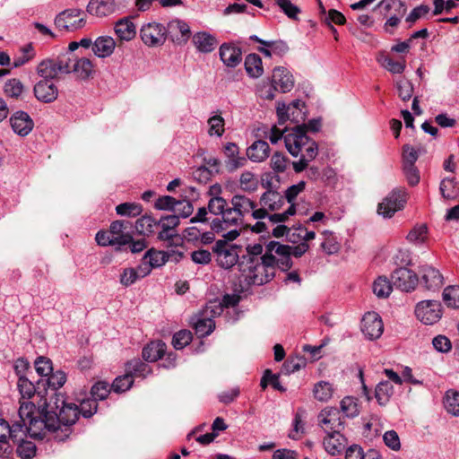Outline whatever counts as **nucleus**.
I'll return each instance as SVG.
<instances>
[{
    "label": "nucleus",
    "mask_w": 459,
    "mask_h": 459,
    "mask_svg": "<svg viewBox=\"0 0 459 459\" xmlns=\"http://www.w3.org/2000/svg\"><path fill=\"white\" fill-rule=\"evenodd\" d=\"M115 32L122 40H130L135 34V26L128 19H121L115 25Z\"/></svg>",
    "instance_id": "nucleus-40"
},
{
    "label": "nucleus",
    "mask_w": 459,
    "mask_h": 459,
    "mask_svg": "<svg viewBox=\"0 0 459 459\" xmlns=\"http://www.w3.org/2000/svg\"><path fill=\"white\" fill-rule=\"evenodd\" d=\"M427 226L420 224L415 226L407 235V240L411 243H422L427 238Z\"/></svg>",
    "instance_id": "nucleus-63"
},
{
    "label": "nucleus",
    "mask_w": 459,
    "mask_h": 459,
    "mask_svg": "<svg viewBox=\"0 0 459 459\" xmlns=\"http://www.w3.org/2000/svg\"><path fill=\"white\" fill-rule=\"evenodd\" d=\"M116 9L115 0H91L87 5V12L97 17L110 15Z\"/></svg>",
    "instance_id": "nucleus-28"
},
{
    "label": "nucleus",
    "mask_w": 459,
    "mask_h": 459,
    "mask_svg": "<svg viewBox=\"0 0 459 459\" xmlns=\"http://www.w3.org/2000/svg\"><path fill=\"white\" fill-rule=\"evenodd\" d=\"M37 413L38 415L30 419L24 427L26 437L29 435L30 437L42 439L47 432H55L58 429L56 411H54L51 403L45 401L43 404H39Z\"/></svg>",
    "instance_id": "nucleus-3"
},
{
    "label": "nucleus",
    "mask_w": 459,
    "mask_h": 459,
    "mask_svg": "<svg viewBox=\"0 0 459 459\" xmlns=\"http://www.w3.org/2000/svg\"><path fill=\"white\" fill-rule=\"evenodd\" d=\"M166 28V39L169 37L177 45H184L191 37L189 25L179 19L171 20Z\"/></svg>",
    "instance_id": "nucleus-16"
},
{
    "label": "nucleus",
    "mask_w": 459,
    "mask_h": 459,
    "mask_svg": "<svg viewBox=\"0 0 459 459\" xmlns=\"http://www.w3.org/2000/svg\"><path fill=\"white\" fill-rule=\"evenodd\" d=\"M158 227V221L152 218L151 215H143L135 221L136 231L143 236H149L152 234L155 228Z\"/></svg>",
    "instance_id": "nucleus-41"
},
{
    "label": "nucleus",
    "mask_w": 459,
    "mask_h": 459,
    "mask_svg": "<svg viewBox=\"0 0 459 459\" xmlns=\"http://www.w3.org/2000/svg\"><path fill=\"white\" fill-rule=\"evenodd\" d=\"M318 422L325 433L342 431L344 420L341 411L335 407H326L318 414Z\"/></svg>",
    "instance_id": "nucleus-14"
},
{
    "label": "nucleus",
    "mask_w": 459,
    "mask_h": 459,
    "mask_svg": "<svg viewBox=\"0 0 459 459\" xmlns=\"http://www.w3.org/2000/svg\"><path fill=\"white\" fill-rule=\"evenodd\" d=\"M270 154L269 144L264 140L254 142L247 149V156L253 162H263Z\"/></svg>",
    "instance_id": "nucleus-31"
},
{
    "label": "nucleus",
    "mask_w": 459,
    "mask_h": 459,
    "mask_svg": "<svg viewBox=\"0 0 459 459\" xmlns=\"http://www.w3.org/2000/svg\"><path fill=\"white\" fill-rule=\"evenodd\" d=\"M443 300L451 308H459V286L451 285L445 288Z\"/></svg>",
    "instance_id": "nucleus-49"
},
{
    "label": "nucleus",
    "mask_w": 459,
    "mask_h": 459,
    "mask_svg": "<svg viewBox=\"0 0 459 459\" xmlns=\"http://www.w3.org/2000/svg\"><path fill=\"white\" fill-rule=\"evenodd\" d=\"M341 413L345 417L354 418L359 414L358 404L354 398L347 396L341 401Z\"/></svg>",
    "instance_id": "nucleus-55"
},
{
    "label": "nucleus",
    "mask_w": 459,
    "mask_h": 459,
    "mask_svg": "<svg viewBox=\"0 0 459 459\" xmlns=\"http://www.w3.org/2000/svg\"><path fill=\"white\" fill-rule=\"evenodd\" d=\"M150 273V268L146 267L145 272L139 273L134 268H126L120 276V283L126 287L132 285L138 279L143 278Z\"/></svg>",
    "instance_id": "nucleus-44"
},
{
    "label": "nucleus",
    "mask_w": 459,
    "mask_h": 459,
    "mask_svg": "<svg viewBox=\"0 0 459 459\" xmlns=\"http://www.w3.org/2000/svg\"><path fill=\"white\" fill-rule=\"evenodd\" d=\"M290 163L289 158L279 152H274L270 160V167L276 174L284 173Z\"/></svg>",
    "instance_id": "nucleus-47"
},
{
    "label": "nucleus",
    "mask_w": 459,
    "mask_h": 459,
    "mask_svg": "<svg viewBox=\"0 0 459 459\" xmlns=\"http://www.w3.org/2000/svg\"><path fill=\"white\" fill-rule=\"evenodd\" d=\"M193 42L196 48L203 53L212 52L218 44L215 37L207 32H198L194 35Z\"/></svg>",
    "instance_id": "nucleus-34"
},
{
    "label": "nucleus",
    "mask_w": 459,
    "mask_h": 459,
    "mask_svg": "<svg viewBox=\"0 0 459 459\" xmlns=\"http://www.w3.org/2000/svg\"><path fill=\"white\" fill-rule=\"evenodd\" d=\"M221 218L222 222L225 223L226 226H238L243 224V218L237 212L232 205L225 209Z\"/></svg>",
    "instance_id": "nucleus-56"
},
{
    "label": "nucleus",
    "mask_w": 459,
    "mask_h": 459,
    "mask_svg": "<svg viewBox=\"0 0 459 459\" xmlns=\"http://www.w3.org/2000/svg\"><path fill=\"white\" fill-rule=\"evenodd\" d=\"M133 378L127 373L115 378L112 383V390L116 393H123L128 390L133 385Z\"/></svg>",
    "instance_id": "nucleus-58"
},
{
    "label": "nucleus",
    "mask_w": 459,
    "mask_h": 459,
    "mask_svg": "<svg viewBox=\"0 0 459 459\" xmlns=\"http://www.w3.org/2000/svg\"><path fill=\"white\" fill-rule=\"evenodd\" d=\"M13 132L21 136L28 135L33 129L34 122L27 112L19 110L10 117Z\"/></svg>",
    "instance_id": "nucleus-22"
},
{
    "label": "nucleus",
    "mask_w": 459,
    "mask_h": 459,
    "mask_svg": "<svg viewBox=\"0 0 459 459\" xmlns=\"http://www.w3.org/2000/svg\"><path fill=\"white\" fill-rule=\"evenodd\" d=\"M296 213V205L290 204L288 209L284 212H274L272 214H269V212H267V216L265 218L268 219L269 222L272 224L276 223H281L286 221L290 216H292Z\"/></svg>",
    "instance_id": "nucleus-61"
},
{
    "label": "nucleus",
    "mask_w": 459,
    "mask_h": 459,
    "mask_svg": "<svg viewBox=\"0 0 459 459\" xmlns=\"http://www.w3.org/2000/svg\"><path fill=\"white\" fill-rule=\"evenodd\" d=\"M323 446L327 454L330 455H340L347 446V438L341 431H332L326 433L323 439Z\"/></svg>",
    "instance_id": "nucleus-23"
},
{
    "label": "nucleus",
    "mask_w": 459,
    "mask_h": 459,
    "mask_svg": "<svg viewBox=\"0 0 459 459\" xmlns=\"http://www.w3.org/2000/svg\"><path fill=\"white\" fill-rule=\"evenodd\" d=\"M207 124L209 126L208 134L210 136L216 135L218 137H221L224 134L225 121L221 116L214 115L208 119Z\"/></svg>",
    "instance_id": "nucleus-52"
},
{
    "label": "nucleus",
    "mask_w": 459,
    "mask_h": 459,
    "mask_svg": "<svg viewBox=\"0 0 459 459\" xmlns=\"http://www.w3.org/2000/svg\"><path fill=\"white\" fill-rule=\"evenodd\" d=\"M265 247L261 244L248 245L247 247V255L240 257L239 262H249L248 259L261 260L260 258L264 254Z\"/></svg>",
    "instance_id": "nucleus-60"
},
{
    "label": "nucleus",
    "mask_w": 459,
    "mask_h": 459,
    "mask_svg": "<svg viewBox=\"0 0 459 459\" xmlns=\"http://www.w3.org/2000/svg\"><path fill=\"white\" fill-rule=\"evenodd\" d=\"M419 282L417 274L408 268H398L392 273V284L403 291H411Z\"/></svg>",
    "instance_id": "nucleus-17"
},
{
    "label": "nucleus",
    "mask_w": 459,
    "mask_h": 459,
    "mask_svg": "<svg viewBox=\"0 0 459 459\" xmlns=\"http://www.w3.org/2000/svg\"><path fill=\"white\" fill-rule=\"evenodd\" d=\"M393 393V385L389 381H382L376 387L375 397L380 405H385L388 403Z\"/></svg>",
    "instance_id": "nucleus-43"
},
{
    "label": "nucleus",
    "mask_w": 459,
    "mask_h": 459,
    "mask_svg": "<svg viewBox=\"0 0 459 459\" xmlns=\"http://www.w3.org/2000/svg\"><path fill=\"white\" fill-rule=\"evenodd\" d=\"M35 404L29 401H20V408L18 411L19 420H15L14 422H19L25 425L30 421V419L34 418L35 413Z\"/></svg>",
    "instance_id": "nucleus-46"
},
{
    "label": "nucleus",
    "mask_w": 459,
    "mask_h": 459,
    "mask_svg": "<svg viewBox=\"0 0 459 459\" xmlns=\"http://www.w3.org/2000/svg\"><path fill=\"white\" fill-rule=\"evenodd\" d=\"M56 411L57 429L60 424L69 426L76 422L79 417V408L74 403H66L65 396L62 394H54V397L50 402Z\"/></svg>",
    "instance_id": "nucleus-6"
},
{
    "label": "nucleus",
    "mask_w": 459,
    "mask_h": 459,
    "mask_svg": "<svg viewBox=\"0 0 459 459\" xmlns=\"http://www.w3.org/2000/svg\"><path fill=\"white\" fill-rule=\"evenodd\" d=\"M126 367V373L129 374L132 378L133 377L144 378L152 372L150 366L139 359H134L128 361Z\"/></svg>",
    "instance_id": "nucleus-39"
},
{
    "label": "nucleus",
    "mask_w": 459,
    "mask_h": 459,
    "mask_svg": "<svg viewBox=\"0 0 459 459\" xmlns=\"http://www.w3.org/2000/svg\"><path fill=\"white\" fill-rule=\"evenodd\" d=\"M378 6H384L386 10L394 9L396 14L391 16L385 22V26L396 27L401 18L406 13V6L401 0H382Z\"/></svg>",
    "instance_id": "nucleus-29"
},
{
    "label": "nucleus",
    "mask_w": 459,
    "mask_h": 459,
    "mask_svg": "<svg viewBox=\"0 0 459 459\" xmlns=\"http://www.w3.org/2000/svg\"><path fill=\"white\" fill-rule=\"evenodd\" d=\"M322 234L324 236V240L321 243L323 250L328 255L336 254L341 247L336 237L328 230L324 231Z\"/></svg>",
    "instance_id": "nucleus-48"
},
{
    "label": "nucleus",
    "mask_w": 459,
    "mask_h": 459,
    "mask_svg": "<svg viewBox=\"0 0 459 459\" xmlns=\"http://www.w3.org/2000/svg\"><path fill=\"white\" fill-rule=\"evenodd\" d=\"M141 204L135 203H123L116 207V212L120 216L136 217L141 214Z\"/></svg>",
    "instance_id": "nucleus-53"
},
{
    "label": "nucleus",
    "mask_w": 459,
    "mask_h": 459,
    "mask_svg": "<svg viewBox=\"0 0 459 459\" xmlns=\"http://www.w3.org/2000/svg\"><path fill=\"white\" fill-rule=\"evenodd\" d=\"M230 204L243 219L248 214L254 220H264L267 216L264 209H258L257 204L244 195H233Z\"/></svg>",
    "instance_id": "nucleus-10"
},
{
    "label": "nucleus",
    "mask_w": 459,
    "mask_h": 459,
    "mask_svg": "<svg viewBox=\"0 0 459 459\" xmlns=\"http://www.w3.org/2000/svg\"><path fill=\"white\" fill-rule=\"evenodd\" d=\"M179 224L178 215H168L163 216L158 221V226L161 228L159 232L158 238L162 241H167L168 246H172L174 240H179L178 234L175 231V228Z\"/></svg>",
    "instance_id": "nucleus-19"
},
{
    "label": "nucleus",
    "mask_w": 459,
    "mask_h": 459,
    "mask_svg": "<svg viewBox=\"0 0 459 459\" xmlns=\"http://www.w3.org/2000/svg\"><path fill=\"white\" fill-rule=\"evenodd\" d=\"M23 91V85L18 79H11L4 85V92L12 98H18Z\"/></svg>",
    "instance_id": "nucleus-64"
},
{
    "label": "nucleus",
    "mask_w": 459,
    "mask_h": 459,
    "mask_svg": "<svg viewBox=\"0 0 459 459\" xmlns=\"http://www.w3.org/2000/svg\"><path fill=\"white\" fill-rule=\"evenodd\" d=\"M444 406L448 413L453 416H459V392L450 389L446 392Z\"/></svg>",
    "instance_id": "nucleus-42"
},
{
    "label": "nucleus",
    "mask_w": 459,
    "mask_h": 459,
    "mask_svg": "<svg viewBox=\"0 0 459 459\" xmlns=\"http://www.w3.org/2000/svg\"><path fill=\"white\" fill-rule=\"evenodd\" d=\"M116 47L113 38L102 36L96 39L92 45V51L98 57L105 58L112 55Z\"/></svg>",
    "instance_id": "nucleus-32"
},
{
    "label": "nucleus",
    "mask_w": 459,
    "mask_h": 459,
    "mask_svg": "<svg viewBox=\"0 0 459 459\" xmlns=\"http://www.w3.org/2000/svg\"><path fill=\"white\" fill-rule=\"evenodd\" d=\"M222 312V306L221 303L210 302L206 305L204 310L192 318V325L195 330L196 334L200 337H204L212 333L215 327L213 317L220 316Z\"/></svg>",
    "instance_id": "nucleus-4"
},
{
    "label": "nucleus",
    "mask_w": 459,
    "mask_h": 459,
    "mask_svg": "<svg viewBox=\"0 0 459 459\" xmlns=\"http://www.w3.org/2000/svg\"><path fill=\"white\" fill-rule=\"evenodd\" d=\"M442 305L437 300H422L415 307V316L425 325H433L442 317Z\"/></svg>",
    "instance_id": "nucleus-11"
},
{
    "label": "nucleus",
    "mask_w": 459,
    "mask_h": 459,
    "mask_svg": "<svg viewBox=\"0 0 459 459\" xmlns=\"http://www.w3.org/2000/svg\"><path fill=\"white\" fill-rule=\"evenodd\" d=\"M284 143L288 152L294 157H297L302 148L306 147L305 153L301 155L299 160L292 162L296 173L305 170L309 162L315 160L318 154L317 143L315 141H310L301 126H295L291 132L286 134Z\"/></svg>",
    "instance_id": "nucleus-1"
},
{
    "label": "nucleus",
    "mask_w": 459,
    "mask_h": 459,
    "mask_svg": "<svg viewBox=\"0 0 459 459\" xmlns=\"http://www.w3.org/2000/svg\"><path fill=\"white\" fill-rule=\"evenodd\" d=\"M74 73L76 76L82 80H87L92 76L94 73V65L87 57H81L75 60L71 65V73Z\"/></svg>",
    "instance_id": "nucleus-35"
},
{
    "label": "nucleus",
    "mask_w": 459,
    "mask_h": 459,
    "mask_svg": "<svg viewBox=\"0 0 459 459\" xmlns=\"http://www.w3.org/2000/svg\"><path fill=\"white\" fill-rule=\"evenodd\" d=\"M406 193L403 189L393 190L378 204L377 212L385 218H391L397 211L403 208L406 203Z\"/></svg>",
    "instance_id": "nucleus-12"
},
{
    "label": "nucleus",
    "mask_w": 459,
    "mask_h": 459,
    "mask_svg": "<svg viewBox=\"0 0 459 459\" xmlns=\"http://www.w3.org/2000/svg\"><path fill=\"white\" fill-rule=\"evenodd\" d=\"M140 36L148 47L162 46L166 41V28L161 23L149 22L142 26Z\"/></svg>",
    "instance_id": "nucleus-13"
},
{
    "label": "nucleus",
    "mask_w": 459,
    "mask_h": 459,
    "mask_svg": "<svg viewBox=\"0 0 459 459\" xmlns=\"http://www.w3.org/2000/svg\"><path fill=\"white\" fill-rule=\"evenodd\" d=\"M272 83L275 90H279L281 92H289L294 86V79L289 70L278 66L273 71Z\"/></svg>",
    "instance_id": "nucleus-24"
},
{
    "label": "nucleus",
    "mask_w": 459,
    "mask_h": 459,
    "mask_svg": "<svg viewBox=\"0 0 459 459\" xmlns=\"http://www.w3.org/2000/svg\"><path fill=\"white\" fill-rule=\"evenodd\" d=\"M216 257L217 264L224 269H230L239 263L238 247L235 245L229 244L225 240H218L212 247Z\"/></svg>",
    "instance_id": "nucleus-9"
},
{
    "label": "nucleus",
    "mask_w": 459,
    "mask_h": 459,
    "mask_svg": "<svg viewBox=\"0 0 459 459\" xmlns=\"http://www.w3.org/2000/svg\"><path fill=\"white\" fill-rule=\"evenodd\" d=\"M276 4L290 19L298 20L300 9L293 4L290 0H276Z\"/></svg>",
    "instance_id": "nucleus-62"
},
{
    "label": "nucleus",
    "mask_w": 459,
    "mask_h": 459,
    "mask_svg": "<svg viewBox=\"0 0 459 459\" xmlns=\"http://www.w3.org/2000/svg\"><path fill=\"white\" fill-rule=\"evenodd\" d=\"M245 69L250 77H260L264 72L261 57L256 54L247 55L245 59Z\"/></svg>",
    "instance_id": "nucleus-36"
},
{
    "label": "nucleus",
    "mask_w": 459,
    "mask_h": 459,
    "mask_svg": "<svg viewBox=\"0 0 459 459\" xmlns=\"http://www.w3.org/2000/svg\"><path fill=\"white\" fill-rule=\"evenodd\" d=\"M260 259L249 258V262L238 263V269L248 284L263 285L275 276L276 270L273 258L264 254Z\"/></svg>",
    "instance_id": "nucleus-2"
},
{
    "label": "nucleus",
    "mask_w": 459,
    "mask_h": 459,
    "mask_svg": "<svg viewBox=\"0 0 459 459\" xmlns=\"http://www.w3.org/2000/svg\"><path fill=\"white\" fill-rule=\"evenodd\" d=\"M393 290V284L386 277L380 276L373 283V292L378 298H387Z\"/></svg>",
    "instance_id": "nucleus-50"
},
{
    "label": "nucleus",
    "mask_w": 459,
    "mask_h": 459,
    "mask_svg": "<svg viewBox=\"0 0 459 459\" xmlns=\"http://www.w3.org/2000/svg\"><path fill=\"white\" fill-rule=\"evenodd\" d=\"M260 207L258 209H264L266 212H276L281 210L284 203V196L276 190H266L259 198Z\"/></svg>",
    "instance_id": "nucleus-25"
},
{
    "label": "nucleus",
    "mask_w": 459,
    "mask_h": 459,
    "mask_svg": "<svg viewBox=\"0 0 459 459\" xmlns=\"http://www.w3.org/2000/svg\"><path fill=\"white\" fill-rule=\"evenodd\" d=\"M110 390L108 383L99 381L91 387V394L95 401L104 400L108 397Z\"/></svg>",
    "instance_id": "nucleus-59"
},
{
    "label": "nucleus",
    "mask_w": 459,
    "mask_h": 459,
    "mask_svg": "<svg viewBox=\"0 0 459 459\" xmlns=\"http://www.w3.org/2000/svg\"><path fill=\"white\" fill-rule=\"evenodd\" d=\"M264 254L273 260V266L287 271L292 266L291 247L277 241H270L265 245Z\"/></svg>",
    "instance_id": "nucleus-8"
},
{
    "label": "nucleus",
    "mask_w": 459,
    "mask_h": 459,
    "mask_svg": "<svg viewBox=\"0 0 459 459\" xmlns=\"http://www.w3.org/2000/svg\"><path fill=\"white\" fill-rule=\"evenodd\" d=\"M170 255L169 252L157 251L152 248L145 253L143 261H146V264L151 267L156 268L165 264L169 260Z\"/></svg>",
    "instance_id": "nucleus-38"
},
{
    "label": "nucleus",
    "mask_w": 459,
    "mask_h": 459,
    "mask_svg": "<svg viewBox=\"0 0 459 459\" xmlns=\"http://www.w3.org/2000/svg\"><path fill=\"white\" fill-rule=\"evenodd\" d=\"M131 228L132 224L128 221L118 220L110 224L109 231L118 247L127 245L132 241Z\"/></svg>",
    "instance_id": "nucleus-21"
},
{
    "label": "nucleus",
    "mask_w": 459,
    "mask_h": 459,
    "mask_svg": "<svg viewBox=\"0 0 459 459\" xmlns=\"http://www.w3.org/2000/svg\"><path fill=\"white\" fill-rule=\"evenodd\" d=\"M26 437L23 425L19 422H13L11 425L0 419V456H6L11 454L13 448L10 442L19 443Z\"/></svg>",
    "instance_id": "nucleus-5"
},
{
    "label": "nucleus",
    "mask_w": 459,
    "mask_h": 459,
    "mask_svg": "<svg viewBox=\"0 0 459 459\" xmlns=\"http://www.w3.org/2000/svg\"><path fill=\"white\" fill-rule=\"evenodd\" d=\"M34 94L39 101L50 103L56 100L58 90L52 81L41 80L34 86Z\"/></svg>",
    "instance_id": "nucleus-26"
},
{
    "label": "nucleus",
    "mask_w": 459,
    "mask_h": 459,
    "mask_svg": "<svg viewBox=\"0 0 459 459\" xmlns=\"http://www.w3.org/2000/svg\"><path fill=\"white\" fill-rule=\"evenodd\" d=\"M259 181L256 176L249 171H243L238 179V186L239 188L246 193H254L258 189Z\"/></svg>",
    "instance_id": "nucleus-37"
},
{
    "label": "nucleus",
    "mask_w": 459,
    "mask_h": 459,
    "mask_svg": "<svg viewBox=\"0 0 459 459\" xmlns=\"http://www.w3.org/2000/svg\"><path fill=\"white\" fill-rule=\"evenodd\" d=\"M71 62L72 59L65 55L57 59H46L39 64L37 73L43 80L51 81L57 78L60 74H70Z\"/></svg>",
    "instance_id": "nucleus-7"
},
{
    "label": "nucleus",
    "mask_w": 459,
    "mask_h": 459,
    "mask_svg": "<svg viewBox=\"0 0 459 459\" xmlns=\"http://www.w3.org/2000/svg\"><path fill=\"white\" fill-rule=\"evenodd\" d=\"M361 331L369 340L378 339L384 331L381 316L377 312H368L361 320Z\"/></svg>",
    "instance_id": "nucleus-18"
},
{
    "label": "nucleus",
    "mask_w": 459,
    "mask_h": 459,
    "mask_svg": "<svg viewBox=\"0 0 459 459\" xmlns=\"http://www.w3.org/2000/svg\"><path fill=\"white\" fill-rule=\"evenodd\" d=\"M17 386L22 399H30L36 394L34 384L24 376H20Z\"/></svg>",
    "instance_id": "nucleus-54"
},
{
    "label": "nucleus",
    "mask_w": 459,
    "mask_h": 459,
    "mask_svg": "<svg viewBox=\"0 0 459 459\" xmlns=\"http://www.w3.org/2000/svg\"><path fill=\"white\" fill-rule=\"evenodd\" d=\"M223 152L228 158L226 167L229 171L232 172L236 169L242 168L246 165L247 160L245 157L239 156L238 146L234 143H228L224 146Z\"/></svg>",
    "instance_id": "nucleus-27"
},
{
    "label": "nucleus",
    "mask_w": 459,
    "mask_h": 459,
    "mask_svg": "<svg viewBox=\"0 0 459 459\" xmlns=\"http://www.w3.org/2000/svg\"><path fill=\"white\" fill-rule=\"evenodd\" d=\"M167 345L162 341L152 342L143 349V358L146 361L154 362L165 354Z\"/></svg>",
    "instance_id": "nucleus-33"
},
{
    "label": "nucleus",
    "mask_w": 459,
    "mask_h": 459,
    "mask_svg": "<svg viewBox=\"0 0 459 459\" xmlns=\"http://www.w3.org/2000/svg\"><path fill=\"white\" fill-rule=\"evenodd\" d=\"M192 341V333L188 330H180L173 335L172 344L175 349L181 350Z\"/></svg>",
    "instance_id": "nucleus-57"
},
{
    "label": "nucleus",
    "mask_w": 459,
    "mask_h": 459,
    "mask_svg": "<svg viewBox=\"0 0 459 459\" xmlns=\"http://www.w3.org/2000/svg\"><path fill=\"white\" fill-rule=\"evenodd\" d=\"M421 283L425 289L431 291L439 290L444 284V277L438 269L429 264L420 267Z\"/></svg>",
    "instance_id": "nucleus-20"
},
{
    "label": "nucleus",
    "mask_w": 459,
    "mask_h": 459,
    "mask_svg": "<svg viewBox=\"0 0 459 459\" xmlns=\"http://www.w3.org/2000/svg\"><path fill=\"white\" fill-rule=\"evenodd\" d=\"M81 11L69 9L60 13L55 19V25L60 30L74 31L85 25V20L79 17Z\"/></svg>",
    "instance_id": "nucleus-15"
},
{
    "label": "nucleus",
    "mask_w": 459,
    "mask_h": 459,
    "mask_svg": "<svg viewBox=\"0 0 459 459\" xmlns=\"http://www.w3.org/2000/svg\"><path fill=\"white\" fill-rule=\"evenodd\" d=\"M221 61L230 67L237 66L242 60L241 49L230 44H223L220 48Z\"/></svg>",
    "instance_id": "nucleus-30"
},
{
    "label": "nucleus",
    "mask_w": 459,
    "mask_h": 459,
    "mask_svg": "<svg viewBox=\"0 0 459 459\" xmlns=\"http://www.w3.org/2000/svg\"><path fill=\"white\" fill-rule=\"evenodd\" d=\"M313 393L316 400L320 402H327L332 398L333 389L329 382L320 381L315 385Z\"/></svg>",
    "instance_id": "nucleus-45"
},
{
    "label": "nucleus",
    "mask_w": 459,
    "mask_h": 459,
    "mask_svg": "<svg viewBox=\"0 0 459 459\" xmlns=\"http://www.w3.org/2000/svg\"><path fill=\"white\" fill-rule=\"evenodd\" d=\"M439 189L443 197L446 199H454L458 195V187L455 178H444L440 183Z\"/></svg>",
    "instance_id": "nucleus-51"
}]
</instances>
